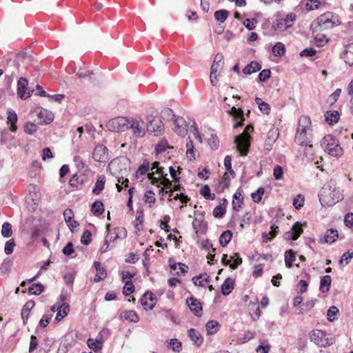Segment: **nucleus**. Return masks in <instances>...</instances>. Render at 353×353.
I'll return each instance as SVG.
<instances>
[{
	"label": "nucleus",
	"mask_w": 353,
	"mask_h": 353,
	"mask_svg": "<svg viewBox=\"0 0 353 353\" xmlns=\"http://www.w3.org/2000/svg\"><path fill=\"white\" fill-rule=\"evenodd\" d=\"M162 114L172 117V119H173L172 129L178 135L183 137L188 134V130H190L196 143L199 144L202 143L203 140L194 121H192V124L188 123L183 117H176L173 114V111L169 108L164 110Z\"/></svg>",
	"instance_id": "1"
},
{
	"label": "nucleus",
	"mask_w": 353,
	"mask_h": 353,
	"mask_svg": "<svg viewBox=\"0 0 353 353\" xmlns=\"http://www.w3.org/2000/svg\"><path fill=\"white\" fill-rule=\"evenodd\" d=\"M343 199V194L339 187L332 181L323 187L319 194V201L323 206H332Z\"/></svg>",
	"instance_id": "2"
},
{
	"label": "nucleus",
	"mask_w": 353,
	"mask_h": 353,
	"mask_svg": "<svg viewBox=\"0 0 353 353\" xmlns=\"http://www.w3.org/2000/svg\"><path fill=\"white\" fill-rule=\"evenodd\" d=\"M312 128L310 118L307 116H302L299 121L295 141L299 145L312 148Z\"/></svg>",
	"instance_id": "3"
},
{
	"label": "nucleus",
	"mask_w": 353,
	"mask_h": 353,
	"mask_svg": "<svg viewBox=\"0 0 353 353\" xmlns=\"http://www.w3.org/2000/svg\"><path fill=\"white\" fill-rule=\"evenodd\" d=\"M321 145L324 151L330 156L339 157L343 154V150L341 147L339 140L331 134H327L323 138Z\"/></svg>",
	"instance_id": "4"
},
{
	"label": "nucleus",
	"mask_w": 353,
	"mask_h": 353,
	"mask_svg": "<svg viewBox=\"0 0 353 353\" xmlns=\"http://www.w3.org/2000/svg\"><path fill=\"white\" fill-rule=\"evenodd\" d=\"M310 339L312 342H314L320 347H326L334 343V339L331 334L321 330L312 331Z\"/></svg>",
	"instance_id": "5"
},
{
	"label": "nucleus",
	"mask_w": 353,
	"mask_h": 353,
	"mask_svg": "<svg viewBox=\"0 0 353 353\" xmlns=\"http://www.w3.org/2000/svg\"><path fill=\"white\" fill-rule=\"evenodd\" d=\"M249 130L252 131L253 127L248 125L245 128L244 132L240 135L235 138L234 142L236 143V148L240 152L241 155L246 156L249 150L250 145V135L248 134Z\"/></svg>",
	"instance_id": "6"
},
{
	"label": "nucleus",
	"mask_w": 353,
	"mask_h": 353,
	"mask_svg": "<svg viewBox=\"0 0 353 353\" xmlns=\"http://www.w3.org/2000/svg\"><path fill=\"white\" fill-rule=\"evenodd\" d=\"M129 129H131L132 134L139 138L143 137L146 132V123L141 118H130Z\"/></svg>",
	"instance_id": "7"
},
{
	"label": "nucleus",
	"mask_w": 353,
	"mask_h": 353,
	"mask_svg": "<svg viewBox=\"0 0 353 353\" xmlns=\"http://www.w3.org/2000/svg\"><path fill=\"white\" fill-rule=\"evenodd\" d=\"M130 118L119 117L111 119L108 122L110 130L115 132H124L129 129Z\"/></svg>",
	"instance_id": "8"
},
{
	"label": "nucleus",
	"mask_w": 353,
	"mask_h": 353,
	"mask_svg": "<svg viewBox=\"0 0 353 353\" xmlns=\"http://www.w3.org/2000/svg\"><path fill=\"white\" fill-rule=\"evenodd\" d=\"M6 80L10 84L19 73V63L17 60H10L5 67Z\"/></svg>",
	"instance_id": "9"
},
{
	"label": "nucleus",
	"mask_w": 353,
	"mask_h": 353,
	"mask_svg": "<svg viewBox=\"0 0 353 353\" xmlns=\"http://www.w3.org/2000/svg\"><path fill=\"white\" fill-rule=\"evenodd\" d=\"M146 132L157 136L163 131V124L159 119H153L152 117H147Z\"/></svg>",
	"instance_id": "10"
},
{
	"label": "nucleus",
	"mask_w": 353,
	"mask_h": 353,
	"mask_svg": "<svg viewBox=\"0 0 353 353\" xmlns=\"http://www.w3.org/2000/svg\"><path fill=\"white\" fill-rule=\"evenodd\" d=\"M28 80L26 78H20L17 82V95L21 99H26L29 98L32 92L28 88Z\"/></svg>",
	"instance_id": "11"
},
{
	"label": "nucleus",
	"mask_w": 353,
	"mask_h": 353,
	"mask_svg": "<svg viewBox=\"0 0 353 353\" xmlns=\"http://www.w3.org/2000/svg\"><path fill=\"white\" fill-rule=\"evenodd\" d=\"M93 159L98 162H106L108 160V149L102 144L97 145L92 153Z\"/></svg>",
	"instance_id": "12"
},
{
	"label": "nucleus",
	"mask_w": 353,
	"mask_h": 353,
	"mask_svg": "<svg viewBox=\"0 0 353 353\" xmlns=\"http://www.w3.org/2000/svg\"><path fill=\"white\" fill-rule=\"evenodd\" d=\"M186 303L190 310L196 316H201L202 315V306L201 302L196 298L192 296L186 300Z\"/></svg>",
	"instance_id": "13"
},
{
	"label": "nucleus",
	"mask_w": 353,
	"mask_h": 353,
	"mask_svg": "<svg viewBox=\"0 0 353 353\" xmlns=\"http://www.w3.org/2000/svg\"><path fill=\"white\" fill-rule=\"evenodd\" d=\"M303 232L302 225L300 223L296 222L294 224L290 231L285 233L284 238L287 240H296Z\"/></svg>",
	"instance_id": "14"
},
{
	"label": "nucleus",
	"mask_w": 353,
	"mask_h": 353,
	"mask_svg": "<svg viewBox=\"0 0 353 353\" xmlns=\"http://www.w3.org/2000/svg\"><path fill=\"white\" fill-rule=\"evenodd\" d=\"M188 335L196 345L200 346L202 344L203 339L199 331L194 328H190L188 331Z\"/></svg>",
	"instance_id": "15"
},
{
	"label": "nucleus",
	"mask_w": 353,
	"mask_h": 353,
	"mask_svg": "<svg viewBox=\"0 0 353 353\" xmlns=\"http://www.w3.org/2000/svg\"><path fill=\"white\" fill-rule=\"evenodd\" d=\"M338 235L339 234L336 230L332 228L329 229L324 234L323 238L321 239V241L323 243H332L336 241Z\"/></svg>",
	"instance_id": "16"
},
{
	"label": "nucleus",
	"mask_w": 353,
	"mask_h": 353,
	"mask_svg": "<svg viewBox=\"0 0 353 353\" xmlns=\"http://www.w3.org/2000/svg\"><path fill=\"white\" fill-rule=\"evenodd\" d=\"M230 113L235 119L239 120L234 125V127L235 128L241 127L243 125V122L244 121V119H243V111L241 108H236L234 106H233L231 108V110L230 111Z\"/></svg>",
	"instance_id": "17"
},
{
	"label": "nucleus",
	"mask_w": 353,
	"mask_h": 353,
	"mask_svg": "<svg viewBox=\"0 0 353 353\" xmlns=\"http://www.w3.org/2000/svg\"><path fill=\"white\" fill-rule=\"evenodd\" d=\"M121 172H122L121 176H117L118 183H117V188L119 192H121L123 189L122 185H125L128 187V183L129 182L128 178H124L123 175H127L129 170L127 168H124L123 169L121 168Z\"/></svg>",
	"instance_id": "18"
},
{
	"label": "nucleus",
	"mask_w": 353,
	"mask_h": 353,
	"mask_svg": "<svg viewBox=\"0 0 353 353\" xmlns=\"http://www.w3.org/2000/svg\"><path fill=\"white\" fill-rule=\"evenodd\" d=\"M342 59L349 65H353V45L347 46L341 55Z\"/></svg>",
	"instance_id": "19"
},
{
	"label": "nucleus",
	"mask_w": 353,
	"mask_h": 353,
	"mask_svg": "<svg viewBox=\"0 0 353 353\" xmlns=\"http://www.w3.org/2000/svg\"><path fill=\"white\" fill-rule=\"evenodd\" d=\"M325 117L330 125H333L339 121L340 114L338 111L330 110L325 113Z\"/></svg>",
	"instance_id": "20"
},
{
	"label": "nucleus",
	"mask_w": 353,
	"mask_h": 353,
	"mask_svg": "<svg viewBox=\"0 0 353 353\" xmlns=\"http://www.w3.org/2000/svg\"><path fill=\"white\" fill-rule=\"evenodd\" d=\"M230 175L231 174L228 171L225 172L222 179L219 181V184L217 185L216 190L218 192H222L229 186L230 182Z\"/></svg>",
	"instance_id": "21"
},
{
	"label": "nucleus",
	"mask_w": 353,
	"mask_h": 353,
	"mask_svg": "<svg viewBox=\"0 0 353 353\" xmlns=\"http://www.w3.org/2000/svg\"><path fill=\"white\" fill-rule=\"evenodd\" d=\"M34 306V302L33 301H29L24 305L21 314L24 324H26L28 319L29 312L33 308Z\"/></svg>",
	"instance_id": "22"
},
{
	"label": "nucleus",
	"mask_w": 353,
	"mask_h": 353,
	"mask_svg": "<svg viewBox=\"0 0 353 353\" xmlns=\"http://www.w3.org/2000/svg\"><path fill=\"white\" fill-rule=\"evenodd\" d=\"M186 155L189 160L192 161L195 159L194 145L193 140L190 137H188L186 142Z\"/></svg>",
	"instance_id": "23"
},
{
	"label": "nucleus",
	"mask_w": 353,
	"mask_h": 353,
	"mask_svg": "<svg viewBox=\"0 0 353 353\" xmlns=\"http://www.w3.org/2000/svg\"><path fill=\"white\" fill-rule=\"evenodd\" d=\"M261 65L256 61H252L243 70V72L245 74H251L261 70Z\"/></svg>",
	"instance_id": "24"
},
{
	"label": "nucleus",
	"mask_w": 353,
	"mask_h": 353,
	"mask_svg": "<svg viewBox=\"0 0 353 353\" xmlns=\"http://www.w3.org/2000/svg\"><path fill=\"white\" fill-rule=\"evenodd\" d=\"M121 235H123V236H125L126 235V230L123 228L114 229V232L113 233L109 232L107 235V238L111 241H114L117 239L120 238Z\"/></svg>",
	"instance_id": "25"
},
{
	"label": "nucleus",
	"mask_w": 353,
	"mask_h": 353,
	"mask_svg": "<svg viewBox=\"0 0 353 353\" xmlns=\"http://www.w3.org/2000/svg\"><path fill=\"white\" fill-rule=\"evenodd\" d=\"M105 183V177L103 175L99 176L92 190L93 194H100V192L104 189Z\"/></svg>",
	"instance_id": "26"
},
{
	"label": "nucleus",
	"mask_w": 353,
	"mask_h": 353,
	"mask_svg": "<svg viewBox=\"0 0 353 353\" xmlns=\"http://www.w3.org/2000/svg\"><path fill=\"white\" fill-rule=\"evenodd\" d=\"M331 283L332 279L330 276L325 275L323 276L320 281V290L322 292H327L330 290Z\"/></svg>",
	"instance_id": "27"
},
{
	"label": "nucleus",
	"mask_w": 353,
	"mask_h": 353,
	"mask_svg": "<svg viewBox=\"0 0 353 353\" xmlns=\"http://www.w3.org/2000/svg\"><path fill=\"white\" fill-rule=\"evenodd\" d=\"M234 288L233 280L230 278H228L225 280L221 287V291L223 295H228L231 293Z\"/></svg>",
	"instance_id": "28"
},
{
	"label": "nucleus",
	"mask_w": 353,
	"mask_h": 353,
	"mask_svg": "<svg viewBox=\"0 0 353 353\" xmlns=\"http://www.w3.org/2000/svg\"><path fill=\"white\" fill-rule=\"evenodd\" d=\"M76 74L79 78L88 81H90L94 75V73L92 71L82 68H79L77 70Z\"/></svg>",
	"instance_id": "29"
},
{
	"label": "nucleus",
	"mask_w": 353,
	"mask_h": 353,
	"mask_svg": "<svg viewBox=\"0 0 353 353\" xmlns=\"http://www.w3.org/2000/svg\"><path fill=\"white\" fill-rule=\"evenodd\" d=\"M250 314L254 321H256L260 316V309L258 303H250L249 304Z\"/></svg>",
	"instance_id": "30"
},
{
	"label": "nucleus",
	"mask_w": 353,
	"mask_h": 353,
	"mask_svg": "<svg viewBox=\"0 0 353 353\" xmlns=\"http://www.w3.org/2000/svg\"><path fill=\"white\" fill-rule=\"evenodd\" d=\"M91 211L95 216L101 215L104 212L103 204L101 201H94L91 207Z\"/></svg>",
	"instance_id": "31"
},
{
	"label": "nucleus",
	"mask_w": 353,
	"mask_h": 353,
	"mask_svg": "<svg viewBox=\"0 0 353 353\" xmlns=\"http://www.w3.org/2000/svg\"><path fill=\"white\" fill-rule=\"evenodd\" d=\"M232 237V232L230 230L223 232L219 238V243L221 246H226L231 241Z\"/></svg>",
	"instance_id": "32"
},
{
	"label": "nucleus",
	"mask_w": 353,
	"mask_h": 353,
	"mask_svg": "<svg viewBox=\"0 0 353 353\" xmlns=\"http://www.w3.org/2000/svg\"><path fill=\"white\" fill-rule=\"evenodd\" d=\"M210 137L207 138L208 143L212 150H216L219 148V140L216 134L213 131H209Z\"/></svg>",
	"instance_id": "33"
},
{
	"label": "nucleus",
	"mask_w": 353,
	"mask_h": 353,
	"mask_svg": "<svg viewBox=\"0 0 353 353\" xmlns=\"http://www.w3.org/2000/svg\"><path fill=\"white\" fill-rule=\"evenodd\" d=\"M219 323L217 321H209L205 325L208 334H215L219 330Z\"/></svg>",
	"instance_id": "34"
},
{
	"label": "nucleus",
	"mask_w": 353,
	"mask_h": 353,
	"mask_svg": "<svg viewBox=\"0 0 353 353\" xmlns=\"http://www.w3.org/2000/svg\"><path fill=\"white\" fill-rule=\"evenodd\" d=\"M69 312V305L66 303H63L59 306V310L57 312L55 319L57 321H60L62 319H63Z\"/></svg>",
	"instance_id": "35"
},
{
	"label": "nucleus",
	"mask_w": 353,
	"mask_h": 353,
	"mask_svg": "<svg viewBox=\"0 0 353 353\" xmlns=\"http://www.w3.org/2000/svg\"><path fill=\"white\" fill-rule=\"evenodd\" d=\"M152 172L148 174V177L150 179H153V175L154 173L159 174L160 176H163L164 171L163 168L159 166V163L155 161L152 163L151 168Z\"/></svg>",
	"instance_id": "36"
},
{
	"label": "nucleus",
	"mask_w": 353,
	"mask_h": 353,
	"mask_svg": "<svg viewBox=\"0 0 353 353\" xmlns=\"http://www.w3.org/2000/svg\"><path fill=\"white\" fill-rule=\"evenodd\" d=\"M87 344L88 347L94 352L100 350L102 348V341L101 340L88 339Z\"/></svg>",
	"instance_id": "37"
},
{
	"label": "nucleus",
	"mask_w": 353,
	"mask_h": 353,
	"mask_svg": "<svg viewBox=\"0 0 353 353\" xmlns=\"http://www.w3.org/2000/svg\"><path fill=\"white\" fill-rule=\"evenodd\" d=\"M8 121L11 124L10 130L15 132L17 130L15 124L17 122V115L14 111H9L8 112Z\"/></svg>",
	"instance_id": "38"
},
{
	"label": "nucleus",
	"mask_w": 353,
	"mask_h": 353,
	"mask_svg": "<svg viewBox=\"0 0 353 353\" xmlns=\"http://www.w3.org/2000/svg\"><path fill=\"white\" fill-rule=\"evenodd\" d=\"M285 46L281 42H277L272 48V52L275 56L281 57L285 54Z\"/></svg>",
	"instance_id": "39"
},
{
	"label": "nucleus",
	"mask_w": 353,
	"mask_h": 353,
	"mask_svg": "<svg viewBox=\"0 0 353 353\" xmlns=\"http://www.w3.org/2000/svg\"><path fill=\"white\" fill-rule=\"evenodd\" d=\"M228 13V11L226 10H217L214 12V18L216 21L223 23L227 19Z\"/></svg>",
	"instance_id": "40"
},
{
	"label": "nucleus",
	"mask_w": 353,
	"mask_h": 353,
	"mask_svg": "<svg viewBox=\"0 0 353 353\" xmlns=\"http://www.w3.org/2000/svg\"><path fill=\"white\" fill-rule=\"evenodd\" d=\"M43 286L41 283H34L29 287L28 291L30 294L39 295L43 291Z\"/></svg>",
	"instance_id": "41"
},
{
	"label": "nucleus",
	"mask_w": 353,
	"mask_h": 353,
	"mask_svg": "<svg viewBox=\"0 0 353 353\" xmlns=\"http://www.w3.org/2000/svg\"><path fill=\"white\" fill-rule=\"evenodd\" d=\"M192 281L195 285L203 286L205 283H208L209 281V276L207 274H201L198 276L194 277Z\"/></svg>",
	"instance_id": "42"
},
{
	"label": "nucleus",
	"mask_w": 353,
	"mask_h": 353,
	"mask_svg": "<svg viewBox=\"0 0 353 353\" xmlns=\"http://www.w3.org/2000/svg\"><path fill=\"white\" fill-rule=\"evenodd\" d=\"M277 229H278V226H276L275 225H272L271 226V230L268 234H266V233L263 234V241L267 242L268 241H271L273 238H274L277 233Z\"/></svg>",
	"instance_id": "43"
},
{
	"label": "nucleus",
	"mask_w": 353,
	"mask_h": 353,
	"mask_svg": "<svg viewBox=\"0 0 353 353\" xmlns=\"http://www.w3.org/2000/svg\"><path fill=\"white\" fill-rule=\"evenodd\" d=\"M272 28L275 30H285L289 28V26L287 25L286 22L283 19H277L272 25Z\"/></svg>",
	"instance_id": "44"
},
{
	"label": "nucleus",
	"mask_w": 353,
	"mask_h": 353,
	"mask_svg": "<svg viewBox=\"0 0 353 353\" xmlns=\"http://www.w3.org/2000/svg\"><path fill=\"white\" fill-rule=\"evenodd\" d=\"M256 334L255 332L246 331L243 337H240L237 339V343L240 344L245 343L254 337Z\"/></svg>",
	"instance_id": "45"
},
{
	"label": "nucleus",
	"mask_w": 353,
	"mask_h": 353,
	"mask_svg": "<svg viewBox=\"0 0 353 353\" xmlns=\"http://www.w3.org/2000/svg\"><path fill=\"white\" fill-rule=\"evenodd\" d=\"M123 318L134 323L137 322L139 319L137 313L133 310L125 311L123 314Z\"/></svg>",
	"instance_id": "46"
},
{
	"label": "nucleus",
	"mask_w": 353,
	"mask_h": 353,
	"mask_svg": "<svg viewBox=\"0 0 353 353\" xmlns=\"http://www.w3.org/2000/svg\"><path fill=\"white\" fill-rule=\"evenodd\" d=\"M1 234L5 238H8L12 236V230L10 223L6 222L2 225Z\"/></svg>",
	"instance_id": "47"
},
{
	"label": "nucleus",
	"mask_w": 353,
	"mask_h": 353,
	"mask_svg": "<svg viewBox=\"0 0 353 353\" xmlns=\"http://www.w3.org/2000/svg\"><path fill=\"white\" fill-rule=\"evenodd\" d=\"M166 149H172V147L168 145V141L165 139H161L155 148L157 153H161L165 151Z\"/></svg>",
	"instance_id": "48"
},
{
	"label": "nucleus",
	"mask_w": 353,
	"mask_h": 353,
	"mask_svg": "<svg viewBox=\"0 0 353 353\" xmlns=\"http://www.w3.org/2000/svg\"><path fill=\"white\" fill-rule=\"evenodd\" d=\"M199 192L206 199L214 200L215 198L214 194H213L212 196L211 195L210 189L208 185H205L204 186H203L200 189Z\"/></svg>",
	"instance_id": "49"
},
{
	"label": "nucleus",
	"mask_w": 353,
	"mask_h": 353,
	"mask_svg": "<svg viewBox=\"0 0 353 353\" xmlns=\"http://www.w3.org/2000/svg\"><path fill=\"white\" fill-rule=\"evenodd\" d=\"M150 168V163L148 161H144L142 165H141L137 171L136 172V177L139 178L140 175L145 174Z\"/></svg>",
	"instance_id": "50"
},
{
	"label": "nucleus",
	"mask_w": 353,
	"mask_h": 353,
	"mask_svg": "<svg viewBox=\"0 0 353 353\" xmlns=\"http://www.w3.org/2000/svg\"><path fill=\"white\" fill-rule=\"evenodd\" d=\"M264 192L265 190L263 188H259L255 192L252 193L251 196L252 200L255 203H259L262 199V196L263 195Z\"/></svg>",
	"instance_id": "51"
},
{
	"label": "nucleus",
	"mask_w": 353,
	"mask_h": 353,
	"mask_svg": "<svg viewBox=\"0 0 353 353\" xmlns=\"http://www.w3.org/2000/svg\"><path fill=\"white\" fill-rule=\"evenodd\" d=\"M154 193L151 191H147L144 195V201L149 204L150 207L155 203Z\"/></svg>",
	"instance_id": "52"
},
{
	"label": "nucleus",
	"mask_w": 353,
	"mask_h": 353,
	"mask_svg": "<svg viewBox=\"0 0 353 353\" xmlns=\"http://www.w3.org/2000/svg\"><path fill=\"white\" fill-rule=\"evenodd\" d=\"M73 161H74L75 165L78 170H81L86 168L85 161L80 156H78V155L74 156Z\"/></svg>",
	"instance_id": "53"
},
{
	"label": "nucleus",
	"mask_w": 353,
	"mask_h": 353,
	"mask_svg": "<svg viewBox=\"0 0 353 353\" xmlns=\"http://www.w3.org/2000/svg\"><path fill=\"white\" fill-rule=\"evenodd\" d=\"M232 158L230 156L227 155L224 159V165L225 167L226 170L230 172V174L234 177L235 175L234 172L232 168Z\"/></svg>",
	"instance_id": "54"
},
{
	"label": "nucleus",
	"mask_w": 353,
	"mask_h": 353,
	"mask_svg": "<svg viewBox=\"0 0 353 353\" xmlns=\"http://www.w3.org/2000/svg\"><path fill=\"white\" fill-rule=\"evenodd\" d=\"M304 202V196L301 194H298L296 197L294 199L293 205L296 209H300L303 206Z\"/></svg>",
	"instance_id": "55"
},
{
	"label": "nucleus",
	"mask_w": 353,
	"mask_h": 353,
	"mask_svg": "<svg viewBox=\"0 0 353 353\" xmlns=\"http://www.w3.org/2000/svg\"><path fill=\"white\" fill-rule=\"evenodd\" d=\"M221 64L220 63H213L212 66H211V72H210V82L212 83V85H214V81H213V78H214V74H216V72L220 70V68H221Z\"/></svg>",
	"instance_id": "56"
},
{
	"label": "nucleus",
	"mask_w": 353,
	"mask_h": 353,
	"mask_svg": "<svg viewBox=\"0 0 353 353\" xmlns=\"http://www.w3.org/2000/svg\"><path fill=\"white\" fill-rule=\"evenodd\" d=\"M15 246V243L14 239L8 240L4 248V252L6 254H10L13 252L14 247Z\"/></svg>",
	"instance_id": "57"
},
{
	"label": "nucleus",
	"mask_w": 353,
	"mask_h": 353,
	"mask_svg": "<svg viewBox=\"0 0 353 353\" xmlns=\"http://www.w3.org/2000/svg\"><path fill=\"white\" fill-rule=\"evenodd\" d=\"M315 42L318 46H324L328 42V39L325 35L318 34L315 37Z\"/></svg>",
	"instance_id": "58"
},
{
	"label": "nucleus",
	"mask_w": 353,
	"mask_h": 353,
	"mask_svg": "<svg viewBox=\"0 0 353 353\" xmlns=\"http://www.w3.org/2000/svg\"><path fill=\"white\" fill-rule=\"evenodd\" d=\"M170 345L176 352H179L181 350V343L176 339H172L170 341Z\"/></svg>",
	"instance_id": "59"
},
{
	"label": "nucleus",
	"mask_w": 353,
	"mask_h": 353,
	"mask_svg": "<svg viewBox=\"0 0 353 353\" xmlns=\"http://www.w3.org/2000/svg\"><path fill=\"white\" fill-rule=\"evenodd\" d=\"M106 270L105 268L99 269L97 270V274L95 275L94 281L95 282H99L101 281H103L106 277Z\"/></svg>",
	"instance_id": "60"
},
{
	"label": "nucleus",
	"mask_w": 353,
	"mask_h": 353,
	"mask_svg": "<svg viewBox=\"0 0 353 353\" xmlns=\"http://www.w3.org/2000/svg\"><path fill=\"white\" fill-rule=\"evenodd\" d=\"M339 312V310L335 306H331L327 313V319L329 321H333L335 319V315Z\"/></svg>",
	"instance_id": "61"
},
{
	"label": "nucleus",
	"mask_w": 353,
	"mask_h": 353,
	"mask_svg": "<svg viewBox=\"0 0 353 353\" xmlns=\"http://www.w3.org/2000/svg\"><path fill=\"white\" fill-rule=\"evenodd\" d=\"M256 23V20L255 19H245L243 22V26L250 30H252L255 28Z\"/></svg>",
	"instance_id": "62"
},
{
	"label": "nucleus",
	"mask_w": 353,
	"mask_h": 353,
	"mask_svg": "<svg viewBox=\"0 0 353 353\" xmlns=\"http://www.w3.org/2000/svg\"><path fill=\"white\" fill-rule=\"evenodd\" d=\"M24 131L26 134H33L37 131V125L31 122L27 123L24 125Z\"/></svg>",
	"instance_id": "63"
},
{
	"label": "nucleus",
	"mask_w": 353,
	"mask_h": 353,
	"mask_svg": "<svg viewBox=\"0 0 353 353\" xmlns=\"http://www.w3.org/2000/svg\"><path fill=\"white\" fill-rule=\"evenodd\" d=\"M271 72L270 70H262L258 76L259 81L261 82H264L267 79L270 77Z\"/></svg>",
	"instance_id": "64"
}]
</instances>
